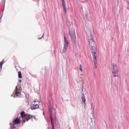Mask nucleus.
Wrapping results in <instances>:
<instances>
[{
  "mask_svg": "<svg viewBox=\"0 0 129 129\" xmlns=\"http://www.w3.org/2000/svg\"><path fill=\"white\" fill-rule=\"evenodd\" d=\"M34 102H39V101L34 100Z\"/></svg>",
  "mask_w": 129,
  "mask_h": 129,
  "instance_id": "nucleus-20",
  "label": "nucleus"
},
{
  "mask_svg": "<svg viewBox=\"0 0 129 129\" xmlns=\"http://www.w3.org/2000/svg\"><path fill=\"white\" fill-rule=\"evenodd\" d=\"M18 77L19 78H22L23 76H22V73L21 71L18 72Z\"/></svg>",
  "mask_w": 129,
  "mask_h": 129,
  "instance_id": "nucleus-14",
  "label": "nucleus"
},
{
  "mask_svg": "<svg viewBox=\"0 0 129 129\" xmlns=\"http://www.w3.org/2000/svg\"><path fill=\"white\" fill-rule=\"evenodd\" d=\"M61 3L63 6V12L65 14L67 13V9L66 8V3H65V0H61Z\"/></svg>",
  "mask_w": 129,
  "mask_h": 129,
  "instance_id": "nucleus-6",
  "label": "nucleus"
},
{
  "mask_svg": "<svg viewBox=\"0 0 129 129\" xmlns=\"http://www.w3.org/2000/svg\"><path fill=\"white\" fill-rule=\"evenodd\" d=\"M90 50L91 51V53L92 54V56L93 58H96L97 56L96 48L94 46H91Z\"/></svg>",
  "mask_w": 129,
  "mask_h": 129,
  "instance_id": "nucleus-4",
  "label": "nucleus"
},
{
  "mask_svg": "<svg viewBox=\"0 0 129 129\" xmlns=\"http://www.w3.org/2000/svg\"><path fill=\"white\" fill-rule=\"evenodd\" d=\"M19 82L20 83H22V80H20L19 81Z\"/></svg>",
  "mask_w": 129,
  "mask_h": 129,
  "instance_id": "nucleus-19",
  "label": "nucleus"
},
{
  "mask_svg": "<svg viewBox=\"0 0 129 129\" xmlns=\"http://www.w3.org/2000/svg\"><path fill=\"white\" fill-rule=\"evenodd\" d=\"M43 37H44V33H43V34L42 35V37H41L40 38H38V40H40V39H42V38H43Z\"/></svg>",
  "mask_w": 129,
  "mask_h": 129,
  "instance_id": "nucleus-17",
  "label": "nucleus"
},
{
  "mask_svg": "<svg viewBox=\"0 0 129 129\" xmlns=\"http://www.w3.org/2000/svg\"><path fill=\"white\" fill-rule=\"evenodd\" d=\"M82 100L83 102L85 104V102H86V99L85 98V95H84V94H82Z\"/></svg>",
  "mask_w": 129,
  "mask_h": 129,
  "instance_id": "nucleus-12",
  "label": "nucleus"
},
{
  "mask_svg": "<svg viewBox=\"0 0 129 129\" xmlns=\"http://www.w3.org/2000/svg\"><path fill=\"white\" fill-rule=\"evenodd\" d=\"M52 129H55V128H52Z\"/></svg>",
  "mask_w": 129,
  "mask_h": 129,
  "instance_id": "nucleus-22",
  "label": "nucleus"
},
{
  "mask_svg": "<svg viewBox=\"0 0 129 129\" xmlns=\"http://www.w3.org/2000/svg\"><path fill=\"white\" fill-rule=\"evenodd\" d=\"M26 122V120H23V123H25Z\"/></svg>",
  "mask_w": 129,
  "mask_h": 129,
  "instance_id": "nucleus-21",
  "label": "nucleus"
},
{
  "mask_svg": "<svg viewBox=\"0 0 129 129\" xmlns=\"http://www.w3.org/2000/svg\"><path fill=\"white\" fill-rule=\"evenodd\" d=\"M39 106L38 104H35L33 105L31 107V109L32 110H34V109H38L39 108Z\"/></svg>",
  "mask_w": 129,
  "mask_h": 129,
  "instance_id": "nucleus-9",
  "label": "nucleus"
},
{
  "mask_svg": "<svg viewBox=\"0 0 129 129\" xmlns=\"http://www.w3.org/2000/svg\"><path fill=\"white\" fill-rule=\"evenodd\" d=\"M13 122L15 125L20 124L21 123V118L17 117L13 120Z\"/></svg>",
  "mask_w": 129,
  "mask_h": 129,
  "instance_id": "nucleus-5",
  "label": "nucleus"
},
{
  "mask_svg": "<svg viewBox=\"0 0 129 129\" xmlns=\"http://www.w3.org/2000/svg\"><path fill=\"white\" fill-rule=\"evenodd\" d=\"M10 125L11 126V129L16 128V127L15 126V125H16V124L14 123H10Z\"/></svg>",
  "mask_w": 129,
  "mask_h": 129,
  "instance_id": "nucleus-13",
  "label": "nucleus"
},
{
  "mask_svg": "<svg viewBox=\"0 0 129 129\" xmlns=\"http://www.w3.org/2000/svg\"><path fill=\"white\" fill-rule=\"evenodd\" d=\"M89 45L90 46V47L95 46V41H94L93 39H90L89 41Z\"/></svg>",
  "mask_w": 129,
  "mask_h": 129,
  "instance_id": "nucleus-8",
  "label": "nucleus"
},
{
  "mask_svg": "<svg viewBox=\"0 0 129 129\" xmlns=\"http://www.w3.org/2000/svg\"><path fill=\"white\" fill-rule=\"evenodd\" d=\"M4 64V61H1L0 62V66H1V69H2V68H3V65Z\"/></svg>",
  "mask_w": 129,
  "mask_h": 129,
  "instance_id": "nucleus-16",
  "label": "nucleus"
},
{
  "mask_svg": "<svg viewBox=\"0 0 129 129\" xmlns=\"http://www.w3.org/2000/svg\"><path fill=\"white\" fill-rule=\"evenodd\" d=\"M69 45V42H68V39L64 36V43H63V48L62 50L63 53H66L67 51V48H68V45Z\"/></svg>",
  "mask_w": 129,
  "mask_h": 129,
  "instance_id": "nucleus-3",
  "label": "nucleus"
},
{
  "mask_svg": "<svg viewBox=\"0 0 129 129\" xmlns=\"http://www.w3.org/2000/svg\"><path fill=\"white\" fill-rule=\"evenodd\" d=\"M15 95L16 96H18V95H19V94H20V90H18V87H16V89L15 90Z\"/></svg>",
  "mask_w": 129,
  "mask_h": 129,
  "instance_id": "nucleus-10",
  "label": "nucleus"
},
{
  "mask_svg": "<svg viewBox=\"0 0 129 129\" xmlns=\"http://www.w3.org/2000/svg\"><path fill=\"white\" fill-rule=\"evenodd\" d=\"M111 71L113 75V77H118V68H117V66H116V64H113Z\"/></svg>",
  "mask_w": 129,
  "mask_h": 129,
  "instance_id": "nucleus-1",
  "label": "nucleus"
},
{
  "mask_svg": "<svg viewBox=\"0 0 129 129\" xmlns=\"http://www.w3.org/2000/svg\"><path fill=\"white\" fill-rule=\"evenodd\" d=\"M80 70L81 72H83V70H82V66L81 64L80 65Z\"/></svg>",
  "mask_w": 129,
  "mask_h": 129,
  "instance_id": "nucleus-15",
  "label": "nucleus"
},
{
  "mask_svg": "<svg viewBox=\"0 0 129 129\" xmlns=\"http://www.w3.org/2000/svg\"><path fill=\"white\" fill-rule=\"evenodd\" d=\"M69 35L71 36V38L73 39V40H76V36L75 35V32L74 33H71L70 31H69Z\"/></svg>",
  "mask_w": 129,
  "mask_h": 129,
  "instance_id": "nucleus-7",
  "label": "nucleus"
},
{
  "mask_svg": "<svg viewBox=\"0 0 129 129\" xmlns=\"http://www.w3.org/2000/svg\"><path fill=\"white\" fill-rule=\"evenodd\" d=\"M21 116L23 119L25 118L27 121L29 120V119H32L33 118V115L28 114H26L25 113V111H22L21 112Z\"/></svg>",
  "mask_w": 129,
  "mask_h": 129,
  "instance_id": "nucleus-2",
  "label": "nucleus"
},
{
  "mask_svg": "<svg viewBox=\"0 0 129 129\" xmlns=\"http://www.w3.org/2000/svg\"><path fill=\"white\" fill-rule=\"evenodd\" d=\"M93 59H94V67L95 69H96L97 68V60L96 59V57L93 58Z\"/></svg>",
  "mask_w": 129,
  "mask_h": 129,
  "instance_id": "nucleus-11",
  "label": "nucleus"
},
{
  "mask_svg": "<svg viewBox=\"0 0 129 129\" xmlns=\"http://www.w3.org/2000/svg\"><path fill=\"white\" fill-rule=\"evenodd\" d=\"M51 125H52V129H53V128H54V124L52 123V124H51Z\"/></svg>",
  "mask_w": 129,
  "mask_h": 129,
  "instance_id": "nucleus-18",
  "label": "nucleus"
}]
</instances>
